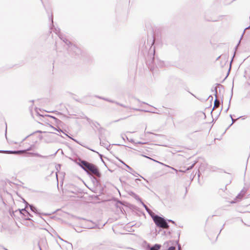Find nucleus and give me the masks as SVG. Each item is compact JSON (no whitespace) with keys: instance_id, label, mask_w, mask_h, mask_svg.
<instances>
[{"instance_id":"obj_23","label":"nucleus","mask_w":250,"mask_h":250,"mask_svg":"<svg viewBox=\"0 0 250 250\" xmlns=\"http://www.w3.org/2000/svg\"><path fill=\"white\" fill-rule=\"evenodd\" d=\"M125 166L128 168V169H129V170H132V168L130 167L129 166H128V165H125Z\"/></svg>"},{"instance_id":"obj_18","label":"nucleus","mask_w":250,"mask_h":250,"mask_svg":"<svg viewBox=\"0 0 250 250\" xmlns=\"http://www.w3.org/2000/svg\"><path fill=\"white\" fill-rule=\"evenodd\" d=\"M244 195V194H242V193H239L237 196L236 198L238 199H241L243 196Z\"/></svg>"},{"instance_id":"obj_42","label":"nucleus","mask_w":250,"mask_h":250,"mask_svg":"<svg viewBox=\"0 0 250 250\" xmlns=\"http://www.w3.org/2000/svg\"><path fill=\"white\" fill-rule=\"evenodd\" d=\"M50 133H54V132L52 131H50Z\"/></svg>"},{"instance_id":"obj_33","label":"nucleus","mask_w":250,"mask_h":250,"mask_svg":"<svg viewBox=\"0 0 250 250\" xmlns=\"http://www.w3.org/2000/svg\"><path fill=\"white\" fill-rule=\"evenodd\" d=\"M137 143L139 144H144V143H142V142H138Z\"/></svg>"},{"instance_id":"obj_2","label":"nucleus","mask_w":250,"mask_h":250,"mask_svg":"<svg viewBox=\"0 0 250 250\" xmlns=\"http://www.w3.org/2000/svg\"><path fill=\"white\" fill-rule=\"evenodd\" d=\"M79 165L87 173H91L98 177H101V174L99 169L94 165L81 159H79Z\"/></svg>"},{"instance_id":"obj_39","label":"nucleus","mask_w":250,"mask_h":250,"mask_svg":"<svg viewBox=\"0 0 250 250\" xmlns=\"http://www.w3.org/2000/svg\"><path fill=\"white\" fill-rule=\"evenodd\" d=\"M228 109H229V107L226 109V112H227V111L228 110Z\"/></svg>"},{"instance_id":"obj_21","label":"nucleus","mask_w":250,"mask_h":250,"mask_svg":"<svg viewBox=\"0 0 250 250\" xmlns=\"http://www.w3.org/2000/svg\"><path fill=\"white\" fill-rule=\"evenodd\" d=\"M231 118V120H232V123L230 124V126L231 125L236 121V120L235 119H233L232 117V116L230 115Z\"/></svg>"},{"instance_id":"obj_11","label":"nucleus","mask_w":250,"mask_h":250,"mask_svg":"<svg viewBox=\"0 0 250 250\" xmlns=\"http://www.w3.org/2000/svg\"><path fill=\"white\" fill-rule=\"evenodd\" d=\"M30 154L33 156H36V157H40V158H46L48 157L47 156L42 155L38 153H30Z\"/></svg>"},{"instance_id":"obj_20","label":"nucleus","mask_w":250,"mask_h":250,"mask_svg":"<svg viewBox=\"0 0 250 250\" xmlns=\"http://www.w3.org/2000/svg\"><path fill=\"white\" fill-rule=\"evenodd\" d=\"M167 250H175V247L174 246L170 247Z\"/></svg>"},{"instance_id":"obj_4","label":"nucleus","mask_w":250,"mask_h":250,"mask_svg":"<svg viewBox=\"0 0 250 250\" xmlns=\"http://www.w3.org/2000/svg\"><path fill=\"white\" fill-rule=\"evenodd\" d=\"M35 146L34 145H31L30 146L25 150H4V151H1V152H4L5 153L8 154H21L26 153L27 151H29L32 149L33 147H34Z\"/></svg>"},{"instance_id":"obj_10","label":"nucleus","mask_w":250,"mask_h":250,"mask_svg":"<svg viewBox=\"0 0 250 250\" xmlns=\"http://www.w3.org/2000/svg\"><path fill=\"white\" fill-rule=\"evenodd\" d=\"M161 246L159 244H155L153 246L150 247L149 245H148V247L150 248L149 250H159L161 248Z\"/></svg>"},{"instance_id":"obj_13","label":"nucleus","mask_w":250,"mask_h":250,"mask_svg":"<svg viewBox=\"0 0 250 250\" xmlns=\"http://www.w3.org/2000/svg\"><path fill=\"white\" fill-rule=\"evenodd\" d=\"M195 164V163H194L191 166H190V167H188L185 170H180V171L181 172H186L187 171L191 169L194 167Z\"/></svg>"},{"instance_id":"obj_8","label":"nucleus","mask_w":250,"mask_h":250,"mask_svg":"<svg viewBox=\"0 0 250 250\" xmlns=\"http://www.w3.org/2000/svg\"><path fill=\"white\" fill-rule=\"evenodd\" d=\"M23 218L25 220H32L29 217H32L33 215L30 214L28 211H26L25 213H23Z\"/></svg>"},{"instance_id":"obj_30","label":"nucleus","mask_w":250,"mask_h":250,"mask_svg":"<svg viewBox=\"0 0 250 250\" xmlns=\"http://www.w3.org/2000/svg\"><path fill=\"white\" fill-rule=\"evenodd\" d=\"M244 33H245V30L244 31V32H243V34H242V36H241V38H240V40H241L242 38V37H243V34H244Z\"/></svg>"},{"instance_id":"obj_38","label":"nucleus","mask_w":250,"mask_h":250,"mask_svg":"<svg viewBox=\"0 0 250 250\" xmlns=\"http://www.w3.org/2000/svg\"><path fill=\"white\" fill-rule=\"evenodd\" d=\"M139 102H141L139 99H136Z\"/></svg>"},{"instance_id":"obj_5","label":"nucleus","mask_w":250,"mask_h":250,"mask_svg":"<svg viewBox=\"0 0 250 250\" xmlns=\"http://www.w3.org/2000/svg\"><path fill=\"white\" fill-rule=\"evenodd\" d=\"M214 91H215V100L214 101V106H213V109L212 110H214L215 108H217L218 107L220 104V101L219 100H218L217 99V86H215L214 87ZM213 111V110H212ZM212 111H211L212 112Z\"/></svg>"},{"instance_id":"obj_19","label":"nucleus","mask_w":250,"mask_h":250,"mask_svg":"<svg viewBox=\"0 0 250 250\" xmlns=\"http://www.w3.org/2000/svg\"><path fill=\"white\" fill-rule=\"evenodd\" d=\"M102 99L104 100V101H108L109 102L112 103H114L115 102L114 101L111 100H109L108 99L105 98H102Z\"/></svg>"},{"instance_id":"obj_22","label":"nucleus","mask_w":250,"mask_h":250,"mask_svg":"<svg viewBox=\"0 0 250 250\" xmlns=\"http://www.w3.org/2000/svg\"><path fill=\"white\" fill-rule=\"evenodd\" d=\"M167 221L169 222H171L172 223H173L175 225H176L175 222L174 221L172 220H168Z\"/></svg>"},{"instance_id":"obj_27","label":"nucleus","mask_w":250,"mask_h":250,"mask_svg":"<svg viewBox=\"0 0 250 250\" xmlns=\"http://www.w3.org/2000/svg\"><path fill=\"white\" fill-rule=\"evenodd\" d=\"M48 116H49V117H51V118H53V119H55V120H57V118H56L55 117H53V116H52L48 115Z\"/></svg>"},{"instance_id":"obj_40","label":"nucleus","mask_w":250,"mask_h":250,"mask_svg":"<svg viewBox=\"0 0 250 250\" xmlns=\"http://www.w3.org/2000/svg\"><path fill=\"white\" fill-rule=\"evenodd\" d=\"M143 104H147L145 102H142Z\"/></svg>"},{"instance_id":"obj_1","label":"nucleus","mask_w":250,"mask_h":250,"mask_svg":"<svg viewBox=\"0 0 250 250\" xmlns=\"http://www.w3.org/2000/svg\"><path fill=\"white\" fill-rule=\"evenodd\" d=\"M55 32L59 38L68 46V51L71 56L74 57H79L82 53L80 48L72 44L71 42L66 39L60 33V29L59 28H55Z\"/></svg>"},{"instance_id":"obj_6","label":"nucleus","mask_w":250,"mask_h":250,"mask_svg":"<svg viewBox=\"0 0 250 250\" xmlns=\"http://www.w3.org/2000/svg\"><path fill=\"white\" fill-rule=\"evenodd\" d=\"M25 202V203L26 204L28 205V206H29L30 208V209L31 210L34 212L35 214H36L37 215H38L39 217H41V215L42 214L40 212L38 211V209L36 208V207H35L34 206H33L32 205H29L28 204L27 202H26V201Z\"/></svg>"},{"instance_id":"obj_25","label":"nucleus","mask_w":250,"mask_h":250,"mask_svg":"<svg viewBox=\"0 0 250 250\" xmlns=\"http://www.w3.org/2000/svg\"><path fill=\"white\" fill-rule=\"evenodd\" d=\"M95 97L98 98H99V99H102V98H104V97H100V96H96Z\"/></svg>"},{"instance_id":"obj_14","label":"nucleus","mask_w":250,"mask_h":250,"mask_svg":"<svg viewBox=\"0 0 250 250\" xmlns=\"http://www.w3.org/2000/svg\"><path fill=\"white\" fill-rule=\"evenodd\" d=\"M132 109H133L134 110H135V111H145V112H150L149 111H148V110H142V109H139V108H133ZM150 112H152V113H153L159 114V113H158L157 112H155V111H150Z\"/></svg>"},{"instance_id":"obj_34","label":"nucleus","mask_w":250,"mask_h":250,"mask_svg":"<svg viewBox=\"0 0 250 250\" xmlns=\"http://www.w3.org/2000/svg\"><path fill=\"white\" fill-rule=\"evenodd\" d=\"M180 249H181L180 246L179 245H178V250H180Z\"/></svg>"},{"instance_id":"obj_7","label":"nucleus","mask_w":250,"mask_h":250,"mask_svg":"<svg viewBox=\"0 0 250 250\" xmlns=\"http://www.w3.org/2000/svg\"><path fill=\"white\" fill-rule=\"evenodd\" d=\"M100 145L106 148L110 146V144L107 141L102 140L101 139H100Z\"/></svg>"},{"instance_id":"obj_3","label":"nucleus","mask_w":250,"mask_h":250,"mask_svg":"<svg viewBox=\"0 0 250 250\" xmlns=\"http://www.w3.org/2000/svg\"><path fill=\"white\" fill-rule=\"evenodd\" d=\"M154 222L159 227L163 229H168L169 225L167 221L163 217L157 215H151Z\"/></svg>"},{"instance_id":"obj_31","label":"nucleus","mask_w":250,"mask_h":250,"mask_svg":"<svg viewBox=\"0 0 250 250\" xmlns=\"http://www.w3.org/2000/svg\"><path fill=\"white\" fill-rule=\"evenodd\" d=\"M170 116H172V115L170 113V112H168L167 113Z\"/></svg>"},{"instance_id":"obj_29","label":"nucleus","mask_w":250,"mask_h":250,"mask_svg":"<svg viewBox=\"0 0 250 250\" xmlns=\"http://www.w3.org/2000/svg\"><path fill=\"white\" fill-rule=\"evenodd\" d=\"M244 33H245V30L244 31V32H243V34H242V36H241V38H240V40H241L242 38V37H243V34H244Z\"/></svg>"},{"instance_id":"obj_37","label":"nucleus","mask_w":250,"mask_h":250,"mask_svg":"<svg viewBox=\"0 0 250 250\" xmlns=\"http://www.w3.org/2000/svg\"><path fill=\"white\" fill-rule=\"evenodd\" d=\"M51 21L53 22V18H52V17H51Z\"/></svg>"},{"instance_id":"obj_24","label":"nucleus","mask_w":250,"mask_h":250,"mask_svg":"<svg viewBox=\"0 0 250 250\" xmlns=\"http://www.w3.org/2000/svg\"><path fill=\"white\" fill-rule=\"evenodd\" d=\"M143 203V205H144V207L146 208V210L148 211V210H147V206H146V205H145L143 203Z\"/></svg>"},{"instance_id":"obj_12","label":"nucleus","mask_w":250,"mask_h":250,"mask_svg":"<svg viewBox=\"0 0 250 250\" xmlns=\"http://www.w3.org/2000/svg\"><path fill=\"white\" fill-rule=\"evenodd\" d=\"M129 194L130 195H131L132 196H133L136 200L140 201V202H142V201H141L140 198L139 197V196L138 195H137L136 194H135V193H134L133 192H132V191L130 192Z\"/></svg>"},{"instance_id":"obj_15","label":"nucleus","mask_w":250,"mask_h":250,"mask_svg":"<svg viewBox=\"0 0 250 250\" xmlns=\"http://www.w3.org/2000/svg\"><path fill=\"white\" fill-rule=\"evenodd\" d=\"M151 159V160H153V161H155V162H157V163H160V164H161V165H165V166H167V167H170V168H172V169H173L174 170H175V171L177 172V169H176L175 168H173V167H169V166H167V165H165V164H163V163H162L159 162H158V161H156V160H153V159Z\"/></svg>"},{"instance_id":"obj_9","label":"nucleus","mask_w":250,"mask_h":250,"mask_svg":"<svg viewBox=\"0 0 250 250\" xmlns=\"http://www.w3.org/2000/svg\"><path fill=\"white\" fill-rule=\"evenodd\" d=\"M52 129H54V130H57L58 131V132H62V133H63L66 136H67V137H68L69 138H70L71 139L73 140V141H74L75 142H77V143H79L77 141H76L75 139L70 137V136H69L67 134L64 133L61 129L59 128V129H57L56 128L53 127V126L52 125H50V126Z\"/></svg>"},{"instance_id":"obj_41","label":"nucleus","mask_w":250,"mask_h":250,"mask_svg":"<svg viewBox=\"0 0 250 250\" xmlns=\"http://www.w3.org/2000/svg\"><path fill=\"white\" fill-rule=\"evenodd\" d=\"M39 248H40V250H42V249H41V247L40 246H39Z\"/></svg>"},{"instance_id":"obj_32","label":"nucleus","mask_w":250,"mask_h":250,"mask_svg":"<svg viewBox=\"0 0 250 250\" xmlns=\"http://www.w3.org/2000/svg\"><path fill=\"white\" fill-rule=\"evenodd\" d=\"M249 28H250V25L249 27H248L246 28H245V29L244 30L245 31L246 29H249Z\"/></svg>"},{"instance_id":"obj_17","label":"nucleus","mask_w":250,"mask_h":250,"mask_svg":"<svg viewBox=\"0 0 250 250\" xmlns=\"http://www.w3.org/2000/svg\"><path fill=\"white\" fill-rule=\"evenodd\" d=\"M114 103L116 104L117 105H120L121 106H123V107H125V108H128V106H126L125 105H124L123 104H120V103H118L117 102L115 101V102Z\"/></svg>"},{"instance_id":"obj_36","label":"nucleus","mask_w":250,"mask_h":250,"mask_svg":"<svg viewBox=\"0 0 250 250\" xmlns=\"http://www.w3.org/2000/svg\"><path fill=\"white\" fill-rule=\"evenodd\" d=\"M230 100H231V98H230V99H229V105L230 104Z\"/></svg>"},{"instance_id":"obj_28","label":"nucleus","mask_w":250,"mask_h":250,"mask_svg":"<svg viewBox=\"0 0 250 250\" xmlns=\"http://www.w3.org/2000/svg\"><path fill=\"white\" fill-rule=\"evenodd\" d=\"M120 161L122 164H123L124 165H125H125H126V164H125L124 162H123V161H122V160H120Z\"/></svg>"},{"instance_id":"obj_26","label":"nucleus","mask_w":250,"mask_h":250,"mask_svg":"<svg viewBox=\"0 0 250 250\" xmlns=\"http://www.w3.org/2000/svg\"><path fill=\"white\" fill-rule=\"evenodd\" d=\"M240 40L239 41V42L238 44L237 45V46L235 47V49H237V48L238 46L239 45V44H240Z\"/></svg>"},{"instance_id":"obj_16","label":"nucleus","mask_w":250,"mask_h":250,"mask_svg":"<svg viewBox=\"0 0 250 250\" xmlns=\"http://www.w3.org/2000/svg\"><path fill=\"white\" fill-rule=\"evenodd\" d=\"M28 205L26 204V206L25 207V208H23V209H19V212L22 215H23V213H25L26 210V208H27Z\"/></svg>"},{"instance_id":"obj_35","label":"nucleus","mask_w":250,"mask_h":250,"mask_svg":"<svg viewBox=\"0 0 250 250\" xmlns=\"http://www.w3.org/2000/svg\"><path fill=\"white\" fill-rule=\"evenodd\" d=\"M210 97H211V100H212L213 97H212L211 96H210L208 97V98H209Z\"/></svg>"},{"instance_id":"obj_43","label":"nucleus","mask_w":250,"mask_h":250,"mask_svg":"<svg viewBox=\"0 0 250 250\" xmlns=\"http://www.w3.org/2000/svg\"><path fill=\"white\" fill-rule=\"evenodd\" d=\"M43 214L45 215H48L47 214H46V213H44Z\"/></svg>"}]
</instances>
